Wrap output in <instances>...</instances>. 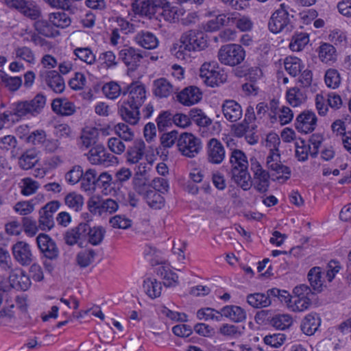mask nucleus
Here are the masks:
<instances>
[{
	"instance_id": "25",
	"label": "nucleus",
	"mask_w": 351,
	"mask_h": 351,
	"mask_svg": "<svg viewBox=\"0 0 351 351\" xmlns=\"http://www.w3.org/2000/svg\"><path fill=\"white\" fill-rule=\"evenodd\" d=\"M198 88L189 86L182 90L178 95V100L184 106H192L197 103L202 98Z\"/></svg>"
},
{
	"instance_id": "30",
	"label": "nucleus",
	"mask_w": 351,
	"mask_h": 351,
	"mask_svg": "<svg viewBox=\"0 0 351 351\" xmlns=\"http://www.w3.org/2000/svg\"><path fill=\"white\" fill-rule=\"evenodd\" d=\"M83 225L86 226L85 233V239H88L89 243L93 245H99L104 240L106 230L102 226H94L91 228L88 223L83 222Z\"/></svg>"
},
{
	"instance_id": "1",
	"label": "nucleus",
	"mask_w": 351,
	"mask_h": 351,
	"mask_svg": "<svg viewBox=\"0 0 351 351\" xmlns=\"http://www.w3.org/2000/svg\"><path fill=\"white\" fill-rule=\"evenodd\" d=\"M207 47V40L202 32L191 29L183 33L180 38V43L173 45L171 53L178 59L187 60L191 57V52L200 51Z\"/></svg>"
},
{
	"instance_id": "61",
	"label": "nucleus",
	"mask_w": 351,
	"mask_h": 351,
	"mask_svg": "<svg viewBox=\"0 0 351 351\" xmlns=\"http://www.w3.org/2000/svg\"><path fill=\"white\" fill-rule=\"evenodd\" d=\"M219 333L223 336L237 338L240 337L243 331L239 327L230 324H223L219 328Z\"/></svg>"
},
{
	"instance_id": "23",
	"label": "nucleus",
	"mask_w": 351,
	"mask_h": 351,
	"mask_svg": "<svg viewBox=\"0 0 351 351\" xmlns=\"http://www.w3.org/2000/svg\"><path fill=\"white\" fill-rule=\"evenodd\" d=\"M8 280L10 286L16 290L26 291L31 285L29 277L21 269L12 270Z\"/></svg>"
},
{
	"instance_id": "18",
	"label": "nucleus",
	"mask_w": 351,
	"mask_h": 351,
	"mask_svg": "<svg viewBox=\"0 0 351 351\" xmlns=\"http://www.w3.org/2000/svg\"><path fill=\"white\" fill-rule=\"evenodd\" d=\"M317 121L315 112L311 110H304L297 117L295 123V128L302 133H311L315 129Z\"/></svg>"
},
{
	"instance_id": "62",
	"label": "nucleus",
	"mask_w": 351,
	"mask_h": 351,
	"mask_svg": "<svg viewBox=\"0 0 351 351\" xmlns=\"http://www.w3.org/2000/svg\"><path fill=\"white\" fill-rule=\"evenodd\" d=\"M24 232L29 237L36 235L40 228L37 225L36 221L32 217H24L22 219Z\"/></svg>"
},
{
	"instance_id": "63",
	"label": "nucleus",
	"mask_w": 351,
	"mask_h": 351,
	"mask_svg": "<svg viewBox=\"0 0 351 351\" xmlns=\"http://www.w3.org/2000/svg\"><path fill=\"white\" fill-rule=\"evenodd\" d=\"M109 223L114 228L127 229L132 225V221L124 215H117L110 219Z\"/></svg>"
},
{
	"instance_id": "52",
	"label": "nucleus",
	"mask_w": 351,
	"mask_h": 351,
	"mask_svg": "<svg viewBox=\"0 0 351 351\" xmlns=\"http://www.w3.org/2000/svg\"><path fill=\"white\" fill-rule=\"evenodd\" d=\"M271 324L277 329L285 330L292 325L293 319L289 314H278L272 317Z\"/></svg>"
},
{
	"instance_id": "7",
	"label": "nucleus",
	"mask_w": 351,
	"mask_h": 351,
	"mask_svg": "<svg viewBox=\"0 0 351 351\" xmlns=\"http://www.w3.org/2000/svg\"><path fill=\"white\" fill-rule=\"evenodd\" d=\"M199 76L205 84L211 87L226 81V75L215 61L204 62L199 69Z\"/></svg>"
},
{
	"instance_id": "64",
	"label": "nucleus",
	"mask_w": 351,
	"mask_h": 351,
	"mask_svg": "<svg viewBox=\"0 0 351 351\" xmlns=\"http://www.w3.org/2000/svg\"><path fill=\"white\" fill-rule=\"evenodd\" d=\"M286 96L287 101L293 106H298L302 102L303 97L298 88H290Z\"/></svg>"
},
{
	"instance_id": "58",
	"label": "nucleus",
	"mask_w": 351,
	"mask_h": 351,
	"mask_svg": "<svg viewBox=\"0 0 351 351\" xmlns=\"http://www.w3.org/2000/svg\"><path fill=\"white\" fill-rule=\"evenodd\" d=\"M54 226L53 217L51 214L43 210H39L38 227L42 230H49Z\"/></svg>"
},
{
	"instance_id": "47",
	"label": "nucleus",
	"mask_w": 351,
	"mask_h": 351,
	"mask_svg": "<svg viewBox=\"0 0 351 351\" xmlns=\"http://www.w3.org/2000/svg\"><path fill=\"white\" fill-rule=\"evenodd\" d=\"M295 157L298 160L304 162L308 160V155H311V146L302 138L296 139L295 142Z\"/></svg>"
},
{
	"instance_id": "32",
	"label": "nucleus",
	"mask_w": 351,
	"mask_h": 351,
	"mask_svg": "<svg viewBox=\"0 0 351 351\" xmlns=\"http://www.w3.org/2000/svg\"><path fill=\"white\" fill-rule=\"evenodd\" d=\"M222 315L233 322H242L246 319V313L243 308L236 305H227L221 308Z\"/></svg>"
},
{
	"instance_id": "54",
	"label": "nucleus",
	"mask_w": 351,
	"mask_h": 351,
	"mask_svg": "<svg viewBox=\"0 0 351 351\" xmlns=\"http://www.w3.org/2000/svg\"><path fill=\"white\" fill-rule=\"evenodd\" d=\"M191 121L200 127H207L212 123L211 119L200 109L193 108L189 112Z\"/></svg>"
},
{
	"instance_id": "10",
	"label": "nucleus",
	"mask_w": 351,
	"mask_h": 351,
	"mask_svg": "<svg viewBox=\"0 0 351 351\" xmlns=\"http://www.w3.org/2000/svg\"><path fill=\"white\" fill-rule=\"evenodd\" d=\"M87 158L92 165L104 167L113 166L118 162L117 158L108 152L101 144L91 147L87 154Z\"/></svg>"
},
{
	"instance_id": "51",
	"label": "nucleus",
	"mask_w": 351,
	"mask_h": 351,
	"mask_svg": "<svg viewBox=\"0 0 351 351\" xmlns=\"http://www.w3.org/2000/svg\"><path fill=\"white\" fill-rule=\"evenodd\" d=\"M309 38L306 33L295 34L293 36L289 48L293 51H300L308 43Z\"/></svg>"
},
{
	"instance_id": "28",
	"label": "nucleus",
	"mask_w": 351,
	"mask_h": 351,
	"mask_svg": "<svg viewBox=\"0 0 351 351\" xmlns=\"http://www.w3.org/2000/svg\"><path fill=\"white\" fill-rule=\"evenodd\" d=\"M178 90L165 78H160L154 82V93L156 97H167Z\"/></svg>"
},
{
	"instance_id": "21",
	"label": "nucleus",
	"mask_w": 351,
	"mask_h": 351,
	"mask_svg": "<svg viewBox=\"0 0 351 351\" xmlns=\"http://www.w3.org/2000/svg\"><path fill=\"white\" fill-rule=\"evenodd\" d=\"M119 57L129 69L134 71L139 66L143 55L138 49L125 47L119 51Z\"/></svg>"
},
{
	"instance_id": "17",
	"label": "nucleus",
	"mask_w": 351,
	"mask_h": 351,
	"mask_svg": "<svg viewBox=\"0 0 351 351\" xmlns=\"http://www.w3.org/2000/svg\"><path fill=\"white\" fill-rule=\"evenodd\" d=\"M207 160L212 164H221L225 158L226 151L221 141L215 138L210 139L206 146Z\"/></svg>"
},
{
	"instance_id": "35",
	"label": "nucleus",
	"mask_w": 351,
	"mask_h": 351,
	"mask_svg": "<svg viewBox=\"0 0 351 351\" xmlns=\"http://www.w3.org/2000/svg\"><path fill=\"white\" fill-rule=\"evenodd\" d=\"M145 144L142 140L134 141L133 145L127 152V160L132 164L137 163L143 156Z\"/></svg>"
},
{
	"instance_id": "15",
	"label": "nucleus",
	"mask_w": 351,
	"mask_h": 351,
	"mask_svg": "<svg viewBox=\"0 0 351 351\" xmlns=\"http://www.w3.org/2000/svg\"><path fill=\"white\" fill-rule=\"evenodd\" d=\"M141 180L134 182V189L139 194L143 195L149 206L153 208H160L164 206L165 199L158 192L154 190L147 189L148 186L144 182L138 184Z\"/></svg>"
},
{
	"instance_id": "39",
	"label": "nucleus",
	"mask_w": 351,
	"mask_h": 351,
	"mask_svg": "<svg viewBox=\"0 0 351 351\" xmlns=\"http://www.w3.org/2000/svg\"><path fill=\"white\" fill-rule=\"evenodd\" d=\"M19 12L32 20H36L41 15L40 7L32 0H24Z\"/></svg>"
},
{
	"instance_id": "29",
	"label": "nucleus",
	"mask_w": 351,
	"mask_h": 351,
	"mask_svg": "<svg viewBox=\"0 0 351 351\" xmlns=\"http://www.w3.org/2000/svg\"><path fill=\"white\" fill-rule=\"evenodd\" d=\"M86 230V226H84L82 222L76 227L67 230L64 235L65 243L69 245H74L80 240H85Z\"/></svg>"
},
{
	"instance_id": "4",
	"label": "nucleus",
	"mask_w": 351,
	"mask_h": 351,
	"mask_svg": "<svg viewBox=\"0 0 351 351\" xmlns=\"http://www.w3.org/2000/svg\"><path fill=\"white\" fill-rule=\"evenodd\" d=\"M45 103V97L38 94L31 100L19 101L12 104L10 112L20 118L35 117L40 113Z\"/></svg>"
},
{
	"instance_id": "3",
	"label": "nucleus",
	"mask_w": 351,
	"mask_h": 351,
	"mask_svg": "<svg viewBox=\"0 0 351 351\" xmlns=\"http://www.w3.org/2000/svg\"><path fill=\"white\" fill-rule=\"evenodd\" d=\"M280 144V139L276 133H270L266 138V147H269L270 152L267 158V168L279 174L276 180H282V182L289 180L291 176V169L289 167L282 165L280 162V155L279 154L278 147Z\"/></svg>"
},
{
	"instance_id": "31",
	"label": "nucleus",
	"mask_w": 351,
	"mask_h": 351,
	"mask_svg": "<svg viewBox=\"0 0 351 351\" xmlns=\"http://www.w3.org/2000/svg\"><path fill=\"white\" fill-rule=\"evenodd\" d=\"M134 40L138 45L147 49H155L158 45L156 36L148 31L138 32L134 37Z\"/></svg>"
},
{
	"instance_id": "42",
	"label": "nucleus",
	"mask_w": 351,
	"mask_h": 351,
	"mask_svg": "<svg viewBox=\"0 0 351 351\" xmlns=\"http://www.w3.org/2000/svg\"><path fill=\"white\" fill-rule=\"evenodd\" d=\"M75 59L86 63L88 65L94 64L96 61V56L90 47H77L73 50Z\"/></svg>"
},
{
	"instance_id": "59",
	"label": "nucleus",
	"mask_w": 351,
	"mask_h": 351,
	"mask_svg": "<svg viewBox=\"0 0 351 351\" xmlns=\"http://www.w3.org/2000/svg\"><path fill=\"white\" fill-rule=\"evenodd\" d=\"M325 83L331 88H337L341 83L339 73L335 69H328L325 74Z\"/></svg>"
},
{
	"instance_id": "19",
	"label": "nucleus",
	"mask_w": 351,
	"mask_h": 351,
	"mask_svg": "<svg viewBox=\"0 0 351 351\" xmlns=\"http://www.w3.org/2000/svg\"><path fill=\"white\" fill-rule=\"evenodd\" d=\"M128 94V97L126 100L132 105L141 106L146 99V90L145 86L139 82H134L130 84L127 90H123V94Z\"/></svg>"
},
{
	"instance_id": "56",
	"label": "nucleus",
	"mask_w": 351,
	"mask_h": 351,
	"mask_svg": "<svg viewBox=\"0 0 351 351\" xmlns=\"http://www.w3.org/2000/svg\"><path fill=\"white\" fill-rule=\"evenodd\" d=\"M16 57L29 64H34L36 57L34 51L28 47H19L14 50Z\"/></svg>"
},
{
	"instance_id": "8",
	"label": "nucleus",
	"mask_w": 351,
	"mask_h": 351,
	"mask_svg": "<svg viewBox=\"0 0 351 351\" xmlns=\"http://www.w3.org/2000/svg\"><path fill=\"white\" fill-rule=\"evenodd\" d=\"M294 295L292 296L289 310L293 312H302L307 310L311 304V298L314 293L311 287L306 285L296 286L293 291Z\"/></svg>"
},
{
	"instance_id": "60",
	"label": "nucleus",
	"mask_w": 351,
	"mask_h": 351,
	"mask_svg": "<svg viewBox=\"0 0 351 351\" xmlns=\"http://www.w3.org/2000/svg\"><path fill=\"white\" fill-rule=\"evenodd\" d=\"M235 74L237 77H241L245 76L249 78L252 82H256L262 76V71L258 66H253L249 68L246 71H243L239 69L235 71Z\"/></svg>"
},
{
	"instance_id": "41",
	"label": "nucleus",
	"mask_w": 351,
	"mask_h": 351,
	"mask_svg": "<svg viewBox=\"0 0 351 351\" xmlns=\"http://www.w3.org/2000/svg\"><path fill=\"white\" fill-rule=\"evenodd\" d=\"M308 280L311 288L316 292H321L323 290V280L322 269L319 267L311 268L308 273Z\"/></svg>"
},
{
	"instance_id": "6",
	"label": "nucleus",
	"mask_w": 351,
	"mask_h": 351,
	"mask_svg": "<svg viewBox=\"0 0 351 351\" xmlns=\"http://www.w3.org/2000/svg\"><path fill=\"white\" fill-rule=\"evenodd\" d=\"M217 57L222 64L235 66L245 60V51L240 45L228 44L220 47Z\"/></svg>"
},
{
	"instance_id": "44",
	"label": "nucleus",
	"mask_w": 351,
	"mask_h": 351,
	"mask_svg": "<svg viewBox=\"0 0 351 351\" xmlns=\"http://www.w3.org/2000/svg\"><path fill=\"white\" fill-rule=\"evenodd\" d=\"M143 288L147 295L152 299L159 297L161 294L162 285L156 279H145L143 282Z\"/></svg>"
},
{
	"instance_id": "38",
	"label": "nucleus",
	"mask_w": 351,
	"mask_h": 351,
	"mask_svg": "<svg viewBox=\"0 0 351 351\" xmlns=\"http://www.w3.org/2000/svg\"><path fill=\"white\" fill-rule=\"evenodd\" d=\"M81 188L86 192L93 193L97 188V171L93 169H87L81 181Z\"/></svg>"
},
{
	"instance_id": "2",
	"label": "nucleus",
	"mask_w": 351,
	"mask_h": 351,
	"mask_svg": "<svg viewBox=\"0 0 351 351\" xmlns=\"http://www.w3.org/2000/svg\"><path fill=\"white\" fill-rule=\"evenodd\" d=\"M232 179L244 191L252 187V178L247 171L248 161L243 152L234 149L230 156Z\"/></svg>"
},
{
	"instance_id": "9",
	"label": "nucleus",
	"mask_w": 351,
	"mask_h": 351,
	"mask_svg": "<svg viewBox=\"0 0 351 351\" xmlns=\"http://www.w3.org/2000/svg\"><path fill=\"white\" fill-rule=\"evenodd\" d=\"M177 147L183 156L193 158L202 149V143L201 140L193 134L183 132L179 136Z\"/></svg>"
},
{
	"instance_id": "16",
	"label": "nucleus",
	"mask_w": 351,
	"mask_h": 351,
	"mask_svg": "<svg viewBox=\"0 0 351 351\" xmlns=\"http://www.w3.org/2000/svg\"><path fill=\"white\" fill-rule=\"evenodd\" d=\"M14 258L21 265L27 266L33 261L34 256L30 245L23 241H19L12 247Z\"/></svg>"
},
{
	"instance_id": "12",
	"label": "nucleus",
	"mask_w": 351,
	"mask_h": 351,
	"mask_svg": "<svg viewBox=\"0 0 351 351\" xmlns=\"http://www.w3.org/2000/svg\"><path fill=\"white\" fill-rule=\"evenodd\" d=\"M37 246L40 253L47 260L55 261L59 257L60 251L56 242L47 234H39L36 237Z\"/></svg>"
},
{
	"instance_id": "53",
	"label": "nucleus",
	"mask_w": 351,
	"mask_h": 351,
	"mask_svg": "<svg viewBox=\"0 0 351 351\" xmlns=\"http://www.w3.org/2000/svg\"><path fill=\"white\" fill-rule=\"evenodd\" d=\"M158 274L163 279V283L165 287L176 286L178 282V276L177 274L167 267H160Z\"/></svg>"
},
{
	"instance_id": "50",
	"label": "nucleus",
	"mask_w": 351,
	"mask_h": 351,
	"mask_svg": "<svg viewBox=\"0 0 351 351\" xmlns=\"http://www.w3.org/2000/svg\"><path fill=\"white\" fill-rule=\"evenodd\" d=\"M269 295L271 296V301L278 300L281 303H284L288 308L291 304L292 296L286 290H280L277 288H272L267 290Z\"/></svg>"
},
{
	"instance_id": "14",
	"label": "nucleus",
	"mask_w": 351,
	"mask_h": 351,
	"mask_svg": "<svg viewBox=\"0 0 351 351\" xmlns=\"http://www.w3.org/2000/svg\"><path fill=\"white\" fill-rule=\"evenodd\" d=\"M88 208L91 213L101 216L104 213L112 214L116 212L119 208V204L111 198H91L88 202Z\"/></svg>"
},
{
	"instance_id": "33",
	"label": "nucleus",
	"mask_w": 351,
	"mask_h": 351,
	"mask_svg": "<svg viewBox=\"0 0 351 351\" xmlns=\"http://www.w3.org/2000/svg\"><path fill=\"white\" fill-rule=\"evenodd\" d=\"M34 27L39 34L47 38H55L60 34L59 29L49 19L36 21Z\"/></svg>"
},
{
	"instance_id": "26",
	"label": "nucleus",
	"mask_w": 351,
	"mask_h": 351,
	"mask_svg": "<svg viewBox=\"0 0 351 351\" xmlns=\"http://www.w3.org/2000/svg\"><path fill=\"white\" fill-rule=\"evenodd\" d=\"M52 110L57 114L70 116L75 113V106L66 98H56L51 103Z\"/></svg>"
},
{
	"instance_id": "34",
	"label": "nucleus",
	"mask_w": 351,
	"mask_h": 351,
	"mask_svg": "<svg viewBox=\"0 0 351 351\" xmlns=\"http://www.w3.org/2000/svg\"><path fill=\"white\" fill-rule=\"evenodd\" d=\"M159 9L162 10L160 15L163 19L169 23H175L178 21L180 17L184 15V10L178 6H171L167 1V3L160 7Z\"/></svg>"
},
{
	"instance_id": "48",
	"label": "nucleus",
	"mask_w": 351,
	"mask_h": 351,
	"mask_svg": "<svg viewBox=\"0 0 351 351\" xmlns=\"http://www.w3.org/2000/svg\"><path fill=\"white\" fill-rule=\"evenodd\" d=\"M64 203L70 210L79 212L83 207L84 197L80 194L72 192L65 196Z\"/></svg>"
},
{
	"instance_id": "22",
	"label": "nucleus",
	"mask_w": 351,
	"mask_h": 351,
	"mask_svg": "<svg viewBox=\"0 0 351 351\" xmlns=\"http://www.w3.org/2000/svg\"><path fill=\"white\" fill-rule=\"evenodd\" d=\"M221 111L226 120L230 122H236L243 115L241 105L234 100H225L221 106Z\"/></svg>"
},
{
	"instance_id": "24",
	"label": "nucleus",
	"mask_w": 351,
	"mask_h": 351,
	"mask_svg": "<svg viewBox=\"0 0 351 351\" xmlns=\"http://www.w3.org/2000/svg\"><path fill=\"white\" fill-rule=\"evenodd\" d=\"M46 84L55 93H61L65 88V83L61 75L55 70L46 71L43 75Z\"/></svg>"
},
{
	"instance_id": "27",
	"label": "nucleus",
	"mask_w": 351,
	"mask_h": 351,
	"mask_svg": "<svg viewBox=\"0 0 351 351\" xmlns=\"http://www.w3.org/2000/svg\"><path fill=\"white\" fill-rule=\"evenodd\" d=\"M99 134V130L95 127H86L84 128L80 138L81 147L88 149L97 145V142L98 141Z\"/></svg>"
},
{
	"instance_id": "11",
	"label": "nucleus",
	"mask_w": 351,
	"mask_h": 351,
	"mask_svg": "<svg viewBox=\"0 0 351 351\" xmlns=\"http://www.w3.org/2000/svg\"><path fill=\"white\" fill-rule=\"evenodd\" d=\"M250 169L253 172L252 185L259 193H263L268 191L269 186V174L262 168L261 164L255 158L250 159Z\"/></svg>"
},
{
	"instance_id": "37",
	"label": "nucleus",
	"mask_w": 351,
	"mask_h": 351,
	"mask_svg": "<svg viewBox=\"0 0 351 351\" xmlns=\"http://www.w3.org/2000/svg\"><path fill=\"white\" fill-rule=\"evenodd\" d=\"M321 321L316 314L310 313L302 320L301 329L307 335H313L318 329Z\"/></svg>"
},
{
	"instance_id": "55",
	"label": "nucleus",
	"mask_w": 351,
	"mask_h": 351,
	"mask_svg": "<svg viewBox=\"0 0 351 351\" xmlns=\"http://www.w3.org/2000/svg\"><path fill=\"white\" fill-rule=\"evenodd\" d=\"M197 317L200 319H212L217 322L221 321L223 317L221 309L219 311L211 308H206L198 310L197 312Z\"/></svg>"
},
{
	"instance_id": "13",
	"label": "nucleus",
	"mask_w": 351,
	"mask_h": 351,
	"mask_svg": "<svg viewBox=\"0 0 351 351\" xmlns=\"http://www.w3.org/2000/svg\"><path fill=\"white\" fill-rule=\"evenodd\" d=\"M166 3L167 0H136L132 3V9L136 14L151 19Z\"/></svg>"
},
{
	"instance_id": "20",
	"label": "nucleus",
	"mask_w": 351,
	"mask_h": 351,
	"mask_svg": "<svg viewBox=\"0 0 351 351\" xmlns=\"http://www.w3.org/2000/svg\"><path fill=\"white\" fill-rule=\"evenodd\" d=\"M139 108L140 106L123 101L119 106L118 112L123 121L131 125H136L140 119Z\"/></svg>"
},
{
	"instance_id": "5",
	"label": "nucleus",
	"mask_w": 351,
	"mask_h": 351,
	"mask_svg": "<svg viewBox=\"0 0 351 351\" xmlns=\"http://www.w3.org/2000/svg\"><path fill=\"white\" fill-rule=\"evenodd\" d=\"M268 28L274 34H289L295 28V19L285 9V5L281 4L280 8L276 10L271 16L268 23Z\"/></svg>"
},
{
	"instance_id": "57",
	"label": "nucleus",
	"mask_w": 351,
	"mask_h": 351,
	"mask_svg": "<svg viewBox=\"0 0 351 351\" xmlns=\"http://www.w3.org/2000/svg\"><path fill=\"white\" fill-rule=\"evenodd\" d=\"M102 90L106 97L110 99H117L122 92L120 86L115 82L105 84Z\"/></svg>"
},
{
	"instance_id": "40",
	"label": "nucleus",
	"mask_w": 351,
	"mask_h": 351,
	"mask_svg": "<svg viewBox=\"0 0 351 351\" xmlns=\"http://www.w3.org/2000/svg\"><path fill=\"white\" fill-rule=\"evenodd\" d=\"M286 71L292 77L297 76L304 69V65L302 61L294 56H289L284 61Z\"/></svg>"
},
{
	"instance_id": "45",
	"label": "nucleus",
	"mask_w": 351,
	"mask_h": 351,
	"mask_svg": "<svg viewBox=\"0 0 351 351\" xmlns=\"http://www.w3.org/2000/svg\"><path fill=\"white\" fill-rule=\"evenodd\" d=\"M49 20L53 24L56 29H64L71 23V19L64 12H56L50 13Z\"/></svg>"
},
{
	"instance_id": "49",
	"label": "nucleus",
	"mask_w": 351,
	"mask_h": 351,
	"mask_svg": "<svg viewBox=\"0 0 351 351\" xmlns=\"http://www.w3.org/2000/svg\"><path fill=\"white\" fill-rule=\"evenodd\" d=\"M95 256L96 253L94 250L87 249L78 252L75 261L81 268H86L94 261Z\"/></svg>"
},
{
	"instance_id": "36",
	"label": "nucleus",
	"mask_w": 351,
	"mask_h": 351,
	"mask_svg": "<svg viewBox=\"0 0 351 351\" xmlns=\"http://www.w3.org/2000/svg\"><path fill=\"white\" fill-rule=\"evenodd\" d=\"M247 303L252 307L256 308H265L271 304V296L267 291L266 293H254L247 296Z\"/></svg>"
},
{
	"instance_id": "43",
	"label": "nucleus",
	"mask_w": 351,
	"mask_h": 351,
	"mask_svg": "<svg viewBox=\"0 0 351 351\" xmlns=\"http://www.w3.org/2000/svg\"><path fill=\"white\" fill-rule=\"evenodd\" d=\"M319 58L326 64L333 63L337 59L336 49L329 43H323L319 47Z\"/></svg>"
},
{
	"instance_id": "46",
	"label": "nucleus",
	"mask_w": 351,
	"mask_h": 351,
	"mask_svg": "<svg viewBox=\"0 0 351 351\" xmlns=\"http://www.w3.org/2000/svg\"><path fill=\"white\" fill-rule=\"evenodd\" d=\"M38 162L37 152L35 149H28L19 159V166L25 170L34 167Z\"/></svg>"
}]
</instances>
